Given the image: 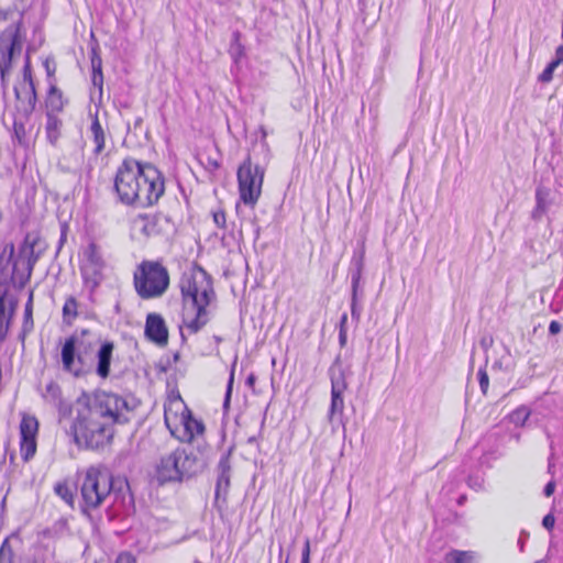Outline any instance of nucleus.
I'll list each match as a JSON object with an SVG mask.
<instances>
[{
  "mask_svg": "<svg viewBox=\"0 0 563 563\" xmlns=\"http://www.w3.org/2000/svg\"><path fill=\"white\" fill-rule=\"evenodd\" d=\"M126 409V401L112 393L99 391L78 410L70 431L75 442L87 449H99L113 438L114 424Z\"/></svg>",
  "mask_w": 563,
  "mask_h": 563,
  "instance_id": "f257e3e1",
  "label": "nucleus"
},
{
  "mask_svg": "<svg viewBox=\"0 0 563 563\" xmlns=\"http://www.w3.org/2000/svg\"><path fill=\"white\" fill-rule=\"evenodd\" d=\"M179 289L183 325L190 333H197L209 320L207 307L214 298L212 279L203 268L194 266L183 273Z\"/></svg>",
  "mask_w": 563,
  "mask_h": 563,
  "instance_id": "f03ea898",
  "label": "nucleus"
},
{
  "mask_svg": "<svg viewBox=\"0 0 563 563\" xmlns=\"http://www.w3.org/2000/svg\"><path fill=\"white\" fill-rule=\"evenodd\" d=\"M113 487L111 472L104 466L88 467L80 478V497L78 500L81 514L91 522L100 519V508L110 497Z\"/></svg>",
  "mask_w": 563,
  "mask_h": 563,
  "instance_id": "7ed1b4c3",
  "label": "nucleus"
},
{
  "mask_svg": "<svg viewBox=\"0 0 563 563\" xmlns=\"http://www.w3.org/2000/svg\"><path fill=\"white\" fill-rule=\"evenodd\" d=\"M14 95L13 132L21 143L26 136V125L30 123L37 101L29 55L25 56L23 78L14 86Z\"/></svg>",
  "mask_w": 563,
  "mask_h": 563,
  "instance_id": "20e7f679",
  "label": "nucleus"
},
{
  "mask_svg": "<svg viewBox=\"0 0 563 563\" xmlns=\"http://www.w3.org/2000/svg\"><path fill=\"white\" fill-rule=\"evenodd\" d=\"M201 468L202 464L195 452L178 448L161 459L156 466V477L159 483L181 482Z\"/></svg>",
  "mask_w": 563,
  "mask_h": 563,
  "instance_id": "39448f33",
  "label": "nucleus"
},
{
  "mask_svg": "<svg viewBox=\"0 0 563 563\" xmlns=\"http://www.w3.org/2000/svg\"><path fill=\"white\" fill-rule=\"evenodd\" d=\"M164 178H114V189L125 205H153L164 192Z\"/></svg>",
  "mask_w": 563,
  "mask_h": 563,
  "instance_id": "423d86ee",
  "label": "nucleus"
},
{
  "mask_svg": "<svg viewBox=\"0 0 563 563\" xmlns=\"http://www.w3.org/2000/svg\"><path fill=\"white\" fill-rule=\"evenodd\" d=\"M133 285L142 299L161 297L169 286L168 271L161 262L143 261L134 272Z\"/></svg>",
  "mask_w": 563,
  "mask_h": 563,
  "instance_id": "0eeeda50",
  "label": "nucleus"
},
{
  "mask_svg": "<svg viewBox=\"0 0 563 563\" xmlns=\"http://www.w3.org/2000/svg\"><path fill=\"white\" fill-rule=\"evenodd\" d=\"M79 272L84 287L92 295L103 280L106 262L99 245L89 242L78 253Z\"/></svg>",
  "mask_w": 563,
  "mask_h": 563,
  "instance_id": "6e6552de",
  "label": "nucleus"
},
{
  "mask_svg": "<svg viewBox=\"0 0 563 563\" xmlns=\"http://www.w3.org/2000/svg\"><path fill=\"white\" fill-rule=\"evenodd\" d=\"M261 142L253 144L247 157L239 166L236 176H264L271 161V151L266 142V130L260 126Z\"/></svg>",
  "mask_w": 563,
  "mask_h": 563,
  "instance_id": "1a4fd4ad",
  "label": "nucleus"
},
{
  "mask_svg": "<svg viewBox=\"0 0 563 563\" xmlns=\"http://www.w3.org/2000/svg\"><path fill=\"white\" fill-rule=\"evenodd\" d=\"M329 376L331 382V401L328 411V420L330 423L338 421L344 426V398L343 394L347 388L344 372L341 366H331L329 368Z\"/></svg>",
  "mask_w": 563,
  "mask_h": 563,
  "instance_id": "9d476101",
  "label": "nucleus"
},
{
  "mask_svg": "<svg viewBox=\"0 0 563 563\" xmlns=\"http://www.w3.org/2000/svg\"><path fill=\"white\" fill-rule=\"evenodd\" d=\"M38 421L34 416L23 415L20 422V453L24 461L32 459L36 452Z\"/></svg>",
  "mask_w": 563,
  "mask_h": 563,
  "instance_id": "9b49d317",
  "label": "nucleus"
},
{
  "mask_svg": "<svg viewBox=\"0 0 563 563\" xmlns=\"http://www.w3.org/2000/svg\"><path fill=\"white\" fill-rule=\"evenodd\" d=\"M169 432L180 442L190 443L195 438L203 434L205 424L201 420L194 418L191 411H189Z\"/></svg>",
  "mask_w": 563,
  "mask_h": 563,
  "instance_id": "f8f14e48",
  "label": "nucleus"
},
{
  "mask_svg": "<svg viewBox=\"0 0 563 563\" xmlns=\"http://www.w3.org/2000/svg\"><path fill=\"white\" fill-rule=\"evenodd\" d=\"M77 338L71 335L67 338L62 346L60 360L63 369L75 377L82 374V358L76 352Z\"/></svg>",
  "mask_w": 563,
  "mask_h": 563,
  "instance_id": "ddd939ff",
  "label": "nucleus"
},
{
  "mask_svg": "<svg viewBox=\"0 0 563 563\" xmlns=\"http://www.w3.org/2000/svg\"><path fill=\"white\" fill-rule=\"evenodd\" d=\"M189 411L179 393L172 391L164 404V422L168 431Z\"/></svg>",
  "mask_w": 563,
  "mask_h": 563,
  "instance_id": "4468645a",
  "label": "nucleus"
},
{
  "mask_svg": "<svg viewBox=\"0 0 563 563\" xmlns=\"http://www.w3.org/2000/svg\"><path fill=\"white\" fill-rule=\"evenodd\" d=\"M146 338L159 346L168 342V330L161 314L148 313L145 321Z\"/></svg>",
  "mask_w": 563,
  "mask_h": 563,
  "instance_id": "2eb2a0df",
  "label": "nucleus"
},
{
  "mask_svg": "<svg viewBox=\"0 0 563 563\" xmlns=\"http://www.w3.org/2000/svg\"><path fill=\"white\" fill-rule=\"evenodd\" d=\"M238 180L239 200L254 208L261 197L263 178H238Z\"/></svg>",
  "mask_w": 563,
  "mask_h": 563,
  "instance_id": "dca6fc26",
  "label": "nucleus"
},
{
  "mask_svg": "<svg viewBox=\"0 0 563 563\" xmlns=\"http://www.w3.org/2000/svg\"><path fill=\"white\" fill-rule=\"evenodd\" d=\"M366 252V239L363 236L357 241L351 258V286L360 287L364 269Z\"/></svg>",
  "mask_w": 563,
  "mask_h": 563,
  "instance_id": "f3484780",
  "label": "nucleus"
},
{
  "mask_svg": "<svg viewBox=\"0 0 563 563\" xmlns=\"http://www.w3.org/2000/svg\"><path fill=\"white\" fill-rule=\"evenodd\" d=\"M553 202V192L551 188L540 185L536 191V207L531 212V218L534 221H540L542 217L548 212L550 206Z\"/></svg>",
  "mask_w": 563,
  "mask_h": 563,
  "instance_id": "a211bd4d",
  "label": "nucleus"
},
{
  "mask_svg": "<svg viewBox=\"0 0 563 563\" xmlns=\"http://www.w3.org/2000/svg\"><path fill=\"white\" fill-rule=\"evenodd\" d=\"M114 350V344L110 341H106L101 344L98 353H97V368L96 373L101 378H107L110 374V365L112 360V353Z\"/></svg>",
  "mask_w": 563,
  "mask_h": 563,
  "instance_id": "6ab92c4d",
  "label": "nucleus"
},
{
  "mask_svg": "<svg viewBox=\"0 0 563 563\" xmlns=\"http://www.w3.org/2000/svg\"><path fill=\"white\" fill-rule=\"evenodd\" d=\"M146 170L158 173V170L150 163H142L135 158H125L122 165L118 168L115 176H123L124 174H133L134 176H143Z\"/></svg>",
  "mask_w": 563,
  "mask_h": 563,
  "instance_id": "aec40b11",
  "label": "nucleus"
},
{
  "mask_svg": "<svg viewBox=\"0 0 563 563\" xmlns=\"http://www.w3.org/2000/svg\"><path fill=\"white\" fill-rule=\"evenodd\" d=\"M14 309L15 303L13 302H9V307H7V294L0 295V341L7 336Z\"/></svg>",
  "mask_w": 563,
  "mask_h": 563,
  "instance_id": "412c9836",
  "label": "nucleus"
},
{
  "mask_svg": "<svg viewBox=\"0 0 563 563\" xmlns=\"http://www.w3.org/2000/svg\"><path fill=\"white\" fill-rule=\"evenodd\" d=\"M45 104L47 108V112L58 113L62 112L65 106V100L63 98V92L54 85L49 87Z\"/></svg>",
  "mask_w": 563,
  "mask_h": 563,
  "instance_id": "4be33fe9",
  "label": "nucleus"
},
{
  "mask_svg": "<svg viewBox=\"0 0 563 563\" xmlns=\"http://www.w3.org/2000/svg\"><path fill=\"white\" fill-rule=\"evenodd\" d=\"M478 560L475 551L451 550L444 555L445 563H478Z\"/></svg>",
  "mask_w": 563,
  "mask_h": 563,
  "instance_id": "5701e85b",
  "label": "nucleus"
},
{
  "mask_svg": "<svg viewBox=\"0 0 563 563\" xmlns=\"http://www.w3.org/2000/svg\"><path fill=\"white\" fill-rule=\"evenodd\" d=\"M62 120L56 114L46 113V136L51 144L55 145L60 136Z\"/></svg>",
  "mask_w": 563,
  "mask_h": 563,
  "instance_id": "b1692460",
  "label": "nucleus"
},
{
  "mask_svg": "<svg viewBox=\"0 0 563 563\" xmlns=\"http://www.w3.org/2000/svg\"><path fill=\"white\" fill-rule=\"evenodd\" d=\"M91 81L95 87H98L102 91L103 74H102V60L96 49L91 52Z\"/></svg>",
  "mask_w": 563,
  "mask_h": 563,
  "instance_id": "393cba45",
  "label": "nucleus"
},
{
  "mask_svg": "<svg viewBox=\"0 0 563 563\" xmlns=\"http://www.w3.org/2000/svg\"><path fill=\"white\" fill-rule=\"evenodd\" d=\"M90 131H91L92 140L95 143L93 153L99 154L104 148L106 136H104V131H103L97 115L95 117V119L91 122Z\"/></svg>",
  "mask_w": 563,
  "mask_h": 563,
  "instance_id": "a878e982",
  "label": "nucleus"
},
{
  "mask_svg": "<svg viewBox=\"0 0 563 563\" xmlns=\"http://www.w3.org/2000/svg\"><path fill=\"white\" fill-rule=\"evenodd\" d=\"M15 49H19V51L21 49V42L19 40L18 30L12 35V38H11V42H10V47H9V53H8V60H4L0 65V73H1L2 84H4L5 73L10 68L11 59H12V57L14 55Z\"/></svg>",
  "mask_w": 563,
  "mask_h": 563,
  "instance_id": "bb28decb",
  "label": "nucleus"
},
{
  "mask_svg": "<svg viewBox=\"0 0 563 563\" xmlns=\"http://www.w3.org/2000/svg\"><path fill=\"white\" fill-rule=\"evenodd\" d=\"M229 54L234 62H239L245 54V48L241 43V33L239 31H234L232 33Z\"/></svg>",
  "mask_w": 563,
  "mask_h": 563,
  "instance_id": "cd10ccee",
  "label": "nucleus"
},
{
  "mask_svg": "<svg viewBox=\"0 0 563 563\" xmlns=\"http://www.w3.org/2000/svg\"><path fill=\"white\" fill-rule=\"evenodd\" d=\"M531 412L528 407L520 406L509 413V420L516 427H523L529 419Z\"/></svg>",
  "mask_w": 563,
  "mask_h": 563,
  "instance_id": "c85d7f7f",
  "label": "nucleus"
},
{
  "mask_svg": "<svg viewBox=\"0 0 563 563\" xmlns=\"http://www.w3.org/2000/svg\"><path fill=\"white\" fill-rule=\"evenodd\" d=\"M77 308H78V305H77V300L75 297H73V296L68 297L65 300V303L63 306V317L67 322H70L71 320H74L77 317V314H78Z\"/></svg>",
  "mask_w": 563,
  "mask_h": 563,
  "instance_id": "c756f323",
  "label": "nucleus"
},
{
  "mask_svg": "<svg viewBox=\"0 0 563 563\" xmlns=\"http://www.w3.org/2000/svg\"><path fill=\"white\" fill-rule=\"evenodd\" d=\"M54 490L56 495L59 496L65 503H67L70 506L73 505L74 494L67 483H57L54 487Z\"/></svg>",
  "mask_w": 563,
  "mask_h": 563,
  "instance_id": "7c9ffc66",
  "label": "nucleus"
},
{
  "mask_svg": "<svg viewBox=\"0 0 563 563\" xmlns=\"http://www.w3.org/2000/svg\"><path fill=\"white\" fill-rule=\"evenodd\" d=\"M60 397L59 386L54 382H49L45 387L44 398L53 404H57L60 401Z\"/></svg>",
  "mask_w": 563,
  "mask_h": 563,
  "instance_id": "2f4dec72",
  "label": "nucleus"
},
{
  "mask_svg": "<svg viewBox=\"0 0 563 563\" xmlns=\"http://www.w3.org/2000/svg\"><path fill=\"white\" fill-rule=\"evenodd\" d=\"M360 292H362L361 286L360 287L352 286L351 316H352V319H354L356 321L360 320L361 311H362V308L358 305Z\"/></svg>",
  "mask_w": 563,
  "mask_h": 563,
  "instance_id": "473e14b6",
  "label": "nucleus"
},
{
  "mask_svg": "<svg viewBox=\"0 0 563 563\" xmlns=\"http://www.w3.org/2000/svg\"><path fill=\"white\" fill-rule=\"evenodd\" d=\"M230 487V475L218 474L216 484V498H219L221 494L225 495Z\"/></svg>",
  "mask_w": 563,
  "mask_h": 563,
  "instance_id": "72a5a7b5",
  "label": "nucleus"
},
{
  "mask_svg": "<svg viewBox=\"0 0 563 563\" xmlns=\"http://www.w3.org/2000/svg\"><path fill=\"white\" fill-rule=\"evenodd\" d=\"M152 224L153 223L147 216L139 214L133 219L134 228L140 229L145 235H150V225Z\"/></svg>",
  "mask_w": 563,
  "mask_h": 563,
  "instance_id": "f704fd0d",
  "label": "nucleus"
},
{
  "mask_svg": "<svg viewBox=\"0 0 563 563\" xmlns=\"http://www.w3.org/2000/svg\"><path fill=\"white\" fill-rule=\"evenodd\" d=\"M230 455H231V450L224 452L221 455V457L218 462V465H217L218 474L230 475V473H231Z\"/></svg>",
  "mask_w": 563,
  "mask_h": 563,
  "instance_id": "c9c22d12",
  "label": "nucleus"
},
{
  "mask_svg": "<svg viewBox=\"0 0 563 563\" xmlns=\"http://www.w3.org/2000/svg\"><path fill=\"white\" fill-rule=\"evenodd\" d=\"M0 563H13V550L8 539L0 547Z\"/></svg>",
  "mask_w": 563,
  "mask_h": 563,
  "instance_id": "e433bc0d",
  "label": "nucleus"
},
{
  "mask_svg": "<svg viewBox=\"0 0 563 563\" xmlns=\"http://www.w3.org/2000/svg\"><path fill=\"white\" fill-rule=\"evenodd\" d=\"M558 65L552 60L548 64V66L543 69V71L539 75L538 80L542 84H548L553 79L554 70Z\"/></svg>",
  "mask_w": 563,
  "mask_h": 563,
  "instance_id": "4c0bfd02",
  "label": "nucleus"
},
{
  "mask_svg": "<svg viewBox=\"0 0 563 563\" xmlns=\"http://www.w3.org/2000/svg\"><path fill=\"white\" fill-rule=\"evenodd\" d=\"M212 219L214 224L220 229H225L227 227V218L223 209L219 208L212 211Z\"/></svg>",
  "mask_w": 563,
  "mask_h": 563,
  "instance_id": "58836bf2",
  "label": "nucleus"
},
{
  "mask_svg": "<svg viewBox=\"0 0 563 563\" xmlns=\"http://www.w3.org/2000/svg\"><path fill=\"white\" fill-rule=\"evenodd\" d=\"M477 376H478L481 390L483 394H486L488 386H489V378H488L486 369L484 367L479 368Z\"/></svg>",
  "mask_w": 563,
  "mask_h": 563,
  "instance_id": "ea45409f",
  "label": "nucleus"
},
{
  "mask_svg": "<svg viewBox=\"0 0 563 563\" xmlns=\"http://www.w3.org/2000/svg\"><path fill=\"white\" fill-rule=\"evenodd\" d=\"M233 380H234V365L231 368L230 377H229L228 385H227L225 397H224V401H223L224 409H227L229 407V404H230V398H231L232 387H233Z\"/></svg>",
  "mask_w": 563,
  "mask_h": 563,
  "instance_id": "a19ab883",
  "label": "nucleus"
},
{
  "mask_svg": "<svg viewBox=\"0 0 563 563\" xmlns=\"http://www.w3.org/2000/svg\"><path fill=\"white\" fill-rule=\"evenodd\" d=\"M545 433H547V438L549 440V445H550V456H549V472H552V468L554 466L553 464V457H554V450H555V441H554V438L552 437V434L550 433V431L548 430V428H545Z\"/></svg>",
  "mask_w": 563,
  "mask_h": 563,
  "instance_id": "79ce46f5",
  "label": "nucleus"
},
{
  "mask_svg": "<svg viewBox=\"0 0 563 563\" xmlns=\"http://www.w3.org/2000/svg\"><path fill=\"white\" fill-rule=\"evenodd\" d=\"M115 563H136V560L130 552H122L118 555Z\"/></svg>",
  "mask_w": 563,
  "mask_h": 563,
  "instance_id": "37998d69",
  "label": "nucleus"
},
{
  "mask_svg": "<svg viewBox=\"0 0 563 563\" xmlns=\"http://www.w3.org/2000/svg\"><path fill=\"white\" fill-rule=\"evenodd\" d=\"M301 563H310V541L309 539L305 540L302 552H301Z\"/></svg>",
  "mask_w": 563,
  "mask_h": 563,
  "instance_id": "c03bdc74",
  "label": "nucleus"
},
{
  "mask_svg": "<svg viewBox=\"0 0 563 563\" xmlns=\"http://www.w3.org/2000/svg\"><path fill=\"white\" fill-rule=\"evenodd\" d=\"M24 325L26 327V324L30 322L31 325L33 324V320H32V297H30L26 306H25V310H24Z\"/></svg>",
  "mask_w": 563,
  "mask_h": 563,
  "instance_id": "a18cd8bd",
  "label": "nucleus"
},
{
  "mask_svg": "<svg viewBox=\"0 0 563 563\" xmlns=\"http://www.w3.org/2000/svg\"><path fill=\"white\" fill-rule=\"evenodd\" d=\"M555 523V518L552 514H548L543 517L542 525L545 529L551 530L553 529Z\"/></svg>",
  "mask_w": 563,
  "mask_h": 563,
  "instance_id": "49530a36",
  "label": "nucleus"
},
{
  "mask_svg": "<svg viewBox=\"0 0 563 563\" xmlns=\"http://www.w3.org/2000/svg\"><path fill=\"white\" fill-rule=\"evenodd\" d=\"M561 330H562V325H561V323L559 321L552 320L550 322V324H549V332H550V334H553V335L558 334V333L561 332Z\"/></svg>",
  "mask_w": 563,
  "mask_h": 563,
  "instance_id": "de8ad7c7",
  "label": "nucleus"
},
{
  "mask_svg": "<svg viewBox=\"0 0 563 563\" xmlns=\"http://www.w3.org/2000/svg\"><path fill=\"white\" fill-rule=\"evenodd\" d=\"M558 66L563 64V45H560L555 49V58L552 60Z\"/></svg>",
  "mask_w": 563,
  "mask_h": 563,
  "instance_id": "09e8293b",
  "label": "nucleus"
},
{
  "mask_svg": "<svg viewBox=\"0 0 563 563\" xmlns=\"http://www.w3.org/2000/svg\"><path fill=\"white\" fill-rule=\"evenodd\" d=\"M468 486L478 490L483 488V479L479 477H476L473 479L472 477L468 479Z\"/></svg>",
  "mask_w": 563,
  "mask_h": 563,
  "instance_id": "8fccbe9b",
  "label": "nucleus"
},
{
  "mask_svg": "<svg viewBox=\"0 0 563 563\" xmlns=\"http://www.w3.org/2000/svg\"><path fill=\"white\" fill-rule=\"evenodd\" d=\"M554 489H555V483H554L553 481H550V482L545 485L543 493H544V495H545L547 497H550V496L554 493Z\"/></svg>",
  "mask_w": 563,
  "mask_h": 563,
  "instance_id": "3c124183",
  "label": "nucleus"
},
{
  "mask_svg": "<svg viewBox=\"0 0 563 563\" xmlns=\"http://www.w3.org/2000/svg\"><path fill=\"white\" fill-rule=\"evenodd\" d=\"M347 334L346 329H339V343L343 347L346 344Z\"/></svg>",
  "mask_w": 563,
  "mask_h": 563,
  "instance_id": "603ef678",
  "label": "nucleus"
},
{
  "mask_svg": "<svg viewBox=\"0 0 563 563\" xmlns=\"http://www.w3.org/2000/svg\"><path fill=\"white\" fill-rule=\"evenodd\" d=\"M347 314L343 313L340 318V329H346Z\"/></svg>",
  "mask_w": 563,
  "mask_h": 563,
  "instance_id": "864d4df0",
  "label": "nucleus"
},
{
  "mask_svg": "<svg viewBox=\"0 0 563 563\" xmlns=\"http://www.w3.org/2000/svg\"><path fill=\"white\" fill-rule=\"evenodd\" d=\"M255 383V376L253 374H251L247 378H246V384L249 386H253Z\"/></svg>",
  "mask_w": 563,
  "mask_h": 563,
  "instance_id": "5fc2aeb1",
  "label": "nucleus"
},
{
  "mask_svg": "<svg viewBox=\"0 0 563 563\" xmlns=\"http://www.w3.org/2000/svg\"><path fill=\"white\" fill-rule=\"evenodd\" d=\"M518 545H519L520 551L522 552L523 551V547H525L523 540L519 539Z\"/></svg>",
  "mask_w": 563,
  "mask_h": 563,
  "instance_id": "6e6d98bb",
  "label": "nucleus"
},
{
  "mask_svg": "<svg viewBox=\"0 0 563 563\" xmlns=\"http://www.w3.org/2000/svg\"><path fill=\"white\" fill-rule=\"evenodd\" d=\"M464 499H465V496H461V497L459 498V504H463Z\"/></svg>",
  "mask_w": 563,
  "mask_h": 563,
  "instance_id": "4d7b16f0",
  "label": "nucleus"
},
{
  "mask_svg": "<svg viewBox=\"0 0 563 563\" xmlns=\"http://www.w3.org/2000/svg\"><path fill=\"white\" fill-rule=\"evenodd\" d=\"M515 439H516L517 441H519L520 435H519V434H516V435H515Z\"/></svg>",
  "mask_w": 563,
  "mask_h": 563,
  "instance_id": "13d9d810",
  "label": "nucleus"
},
{
  "mask_svg": "<svg viewBox=\"0 0 563 563\" xmlns=\"http://www.w3.org/2000/svg\"><path fill=\"white\" fill-rule=\"evenodd\" d=\"M536 563H545L544 561H537Z\"/></svg>",
  "mask_w": 563,
  "mask_h": 563,
  "instance_id": "bf43d9fd",
  "label": "nucleus"
}]
</instances>
